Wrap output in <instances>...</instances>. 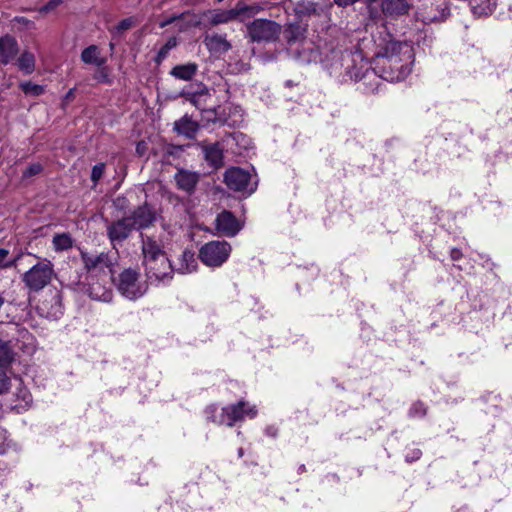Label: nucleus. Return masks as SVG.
<instances>
[{
    "mask_svg": "<svg viewBox=\"0 0 512 512\" xmlns=\"http://www.w3.org/2000/svg\"><path fill=\"white\" fill-rule=\"evenodd\" d=\"M141 237L142 265L152 283H168L174 272L189 274L196 271L198 263L194 252L184 250L173 267L164 250V242L160 238L143 234Z\"/></svg>",
    "mask_w": 512,
    "mask_h": 512,
    "instance_id": "obj_1",
    "label": "nucleus"
},
{
    "mask_svg": "<svg viewBox=\"0 0 512 512\" xmlns=\"http://www.w3.org/2000/svg\"><path fill=\"white\" fill-rule=\"evenodd\" d=\"M413 57L411 45L390 41L377 54L375 73L389 82L404 80L411 73Z\"/></svg>",
    "mask_w": 512,
    "mask_h": 512,
    "instance_id": "obj_2",
    "label": "nucleus"
},
{
    "mask_svg": "<svg viewBox=\"0 0 512 512\" xmlns=\"http://www.w3.org/2000/svg\"><path fill=\"white\" fill-rule=\"evenodd\" d=\"M332 59L335 60L331 64V68L335 71L343 68L345 74L352 80H360L369 70L368 62L364 59L361 52H332Z\"/></svg>",
    "mask_w": 512,
    "mask_h": 512,
    "instance_id": "obj_3",
    "label": "nucleus"
},
{
    "mask_svg": "<svg viewBox=\"0 0 512 512\" xmlns=\"http://www.w3.org/2000/svg\"><path fill=\"white\" fill-rule=\"evenodd\" d=\"M118 291L129 300H136L146 292V285L140 281V274L135 269H125L116 281Z\"/></svg>",
    "mask_w": 512,
    "mask_h": 512,
    "instance_id": "obj_4",
    "label": "nucleus"
},
{
    "mask_svg": "<svg viewBox=\"0 0 512 512\" xmlns=\"http://www.w3.org/2000/svg\"><path fill=\"white\" fill-rule=\"evenodd\" d=\"M54 276L53 264L42 261L35 264L23 275V282L32 291H40L46 287Z\"/></svg>",
    "mask_w": 512,
    "mask_h": 512,
    "instance_id": "obj_5",
    "label": "nucleus"
},
{
    "mask_svg": "<svg viewBox=\"0 0 512 512\" xmlns=\"http://www.w3.org/2000/svg\"><path fill=\"white\" fill-rule=\"evenodd\" d=\"M247 31L254 42H273L279 38L282 27L272 20L255 19L248 24Z\"/></svg>",
    "mask_w": 512,
    "mask_h": 512,
    "instance_id": "obj_6",
    "label": "nucleus"
},
{
    "mask_svg": "<svg viewBox=\"0 0 512 512\" xmlns=\"http://www.w3.org/2000/svg\"><path fill=\"white\" fill-rule=\"evenodd\" d=\"M226 185L234 191L245 195L252 194L257 187L256 176L240 168H230L224 175Z\"/></svg>",
    "mask_w": 512,
    "mask_h": 512,
    "instance_id": "obj_7",
    "label": "nucleus"
},
{
    "mask_svg": "<svg viewBox=\"0 0 512 512\" xmlns=\"http://www.w3.org/2000/svg\"><path fill=\"white\" fill-rule=\"evenodd\" d=\"M85 269L90 273H103L112 275L114 272L115 257L105 252H80Z\"/></svg>",
    "mask_w": 512,
    "mask_h": 512,
    "instance_id": "obj_8",
    "label": "nucleus"
},
{
    "mask_svg": "<svg viewBox=\"0 0 512 512\" xmlns=\"http://www.w3.org/2000/svg\"><path fill=\"white\" fill-rule=\"evenodd\" d=\"M230 245L225 241H212L206 243L200 250V259L211 267L221 266L229 257Z\"/></svg>",
    "mask_w": 512,
    "mask_h": 512,
    "instance_id": "obj_9",
    "label": "nucleus"
},
{
    "mask_svg": "<svg viewBox=\"0 0 512 512\" xmlns=\"http://www.w3.org/2000/svg\"><path fill=\"white\" fill-rule=\"evenodd\" d=\"M256 409L245 401H239L237 404L229 405L222 409L219 424L233 426L236 422L243 420L245 417L254 418Z\"/></svg>",
    "mask_w": 512,
    "mask_h": 512,
    "instance_id": "obj_10",
    "label": "nucleus"
},
{
    "mask_svg": "<svg viewBox=\"0 0 512 512\" xmlns=\"http://www.w3.org/2000/svg\"><path fill=\"white\" fill-rule=\"evenodd\" d=\"M132 230H134V227L132 226L131 217H124L111 223L107 228V234L113 247L127 239Z\"/></svg>",
    "mask_w": 512,
    "mask_h": 512,
    "instance_id": "obj_11",
    "label": "nucleus"
},
{
    "mask_svg": "<svg viewBox=\"0 0 512 512\" xmlns=\"http://www.w3.org/2000/svg\"><path fill=\"white\" fill-rule=\"evenodd\" d=\"M129 217L136 230L147 228L155 221V213L148 205L138 207Z\"/></svg>",
    "mask_w": 512,
    "mask_h": 512,
    "instance_id": "obj_12",
    "label": "nucleus"
},
{
    "mask_svg": "<svg viewBox=\"0 0 512 512\" xmlns=\"http://www.w3.org/2000/svg\"><path fill=\"white\" fill-rule=\"evenodd\" d=\"M216 228L227 236H234L240 230V225L232 213L224 211L216 218Z\"/></svg>",
    "mask_w": 512,
    "mask_h": 512,
    "instance_id": "obj_13",
    "label": "nucleus"
},
{
    "mask_svg": "<svg viewBox=\"0 0 512 512\" xmlns=\"http://www.w3.org/2000/svg\"><path fill=\"white\" fill-rule=\"evenodd\" d=\"M205 160L215 169L223 165V148L219 143L202 145Z\"/></svg>",
    "mask_w": 512,
    "mask_h": 512,
    "instance_id": "obj_14",
    "label": "nucleus"
},
{
    "mask_svg": "<svg viewBox=\"0 0 512 512\" xmlns=\"http://www.w3.org/2000/svg\"><path fill=\"white\" fill-rule=\"evenodd\" d=\"M182 94L195 107L199 109L207 108V100L210 97V93L205 86L198 85L195 91L184 90Z\"/></svg>",
    "mask_w": 512,
    "mask_h": 512,
    "instance_id": "obj_15",
    "label": "nucleus"
},
{
    "mask_svg": "<svg viewBox=\"0 0 512 512\" xmlns=\"http://www.w3.org/2000/svg\"><path fill=\"white\" fill-rule=\"evenodd\" d=\"M175 180L179 189L191 193L199 180V175L188 170H179L175 175Z\"/></svg>",
    "mask_w": 512,
    "mask_h": 512,
    "instance_id": "obj_16",
    "label": "nucleus"
},
{
    "mask_svg": "<svg viewBox=\"0 0 512 512\" xmlns=\"http://www.w3.org/2000/svg\"><path fill=\"white\" fill-rule=\"evenodd\" d=\"M18 51L17 42L11 36L0 39V62L6 64L13 59Z\"/></svg>",
    "mask_w": 512,
    "mask_h": 512,
    "instance_id": "obj_17",
    "label": "nucleus"
},
{
    "mask_svg": "<svg viewBox=\"0 0 512 512\" xmlns=\"http://www.w3.org/2000/svg\"><path fill=\"white\" fill-rule=\"evenodd\" d=\"M242 11H244L243 8H241V9L235 8V9L226 10V11L215 10V11H210V12L206 13L205 17H207V19L209 20V22L211 24L217 25V24L227 23V22L235 19L238 15H240V13Z\"/></svg>",
    "mask_w": 512,
    "mask_h": 512,
    "instance_id": "obj_18",
    "label": "nucleus"
},
{
    "mask_svg": "<svg viewBox=\"0 0 512 512\" xmlns=\"http://www.w3.org/2000/svg\"><path fill=\"white\" fill-rule=\"evenodd\" d=\"M89 296L97 301L110 302L113 298V292L110 287H106L99 282H94L87 289Z\"/></svg>",
    "mask_w": 512,
    "mask_h": 512,
    "instance_id": "obj_19",
    "label": "nucleus"
},
{
    "mask_svg": "<svg viewBox=\"0 0 512 512\" xmlns=\"http://www.w3.org/2000/svg\"><path fill=\"white\" fill-rule=\"evenodd\" d=\"M205 43L208 49L214 53L227 52L231 45L224 36L221 35H210L205 38Z\"/></svg>",
    "mask_w": 512,
    "mask_h": 512,
    "instance_id": "obj_20",
    "label": "nucleus"
},
{
    "mask_svg": "<svg viewBox=\"0 0 512 512\" xmlns=\"http://www.w3.org/2000/svg\"><path fill=\"white\" fill-rule=\"evenodd\" d=\"M382 11L387 15H400L408 11V4L405 0H383Z\"/></svg>",
    "mask_w": 512,
    "mask_h": 512,
    "instance_id": "obj_21",
    "label": "nucleus"
},
{
    "mask_svg": "<svg viewBox=\"0 0 512 512\" xmlns=\"http://www.w3.org/2000/svg\"><path fill=\"white\" fill-rule=\"evenodd\" d=\"M470 5L473 14L478 17L491 14L496 7L494 0H471Z\"/></svg>",
    "mask_w": 512,
    "mask_h": 512,
    "instance_id": "obj_22",
    "label": "nucleus"
},
{
    "mask_svg": "<svg viewBox=\"0 0 512 512\" xmlns=\"http://www.w3.org/2000/svg\"><path fill=\"white\" fill-rule=\"evenodd\" d=\"M197 72V65L194 63H188L183 65L175 66L170 74L177 79L189 81L191 80Z\"/></svg>",
    "mask_w": 512,
    "mask_h": 512,
    "instance_id": "obj_23",
    "label": "nucleus"
},
{
    "mask_svg": "<svg viewBox=\"0 0 512 512\" xmlns=\"http://www.w3.org/2000/svg\"><path fill=\"white\" fill-rule=\"evenodd\" d=\"M12 361L11 354H0V395L7 392L10 387V379L3 369L7 368Z\"/></svg>",
    "mask_w": 512,
    "mask_h": 512,
    "instance_id": "obj_24",
    "label": "nucleus"
},
{
    "mask_svg": "<svg viewBox=\"0 0 512 512\" xmlns=\"http://www.w3.org/2000/svg\"><path fill=\"white\" fill-rule=\"evenodd\" d=\"M197 129V123L187 117H183L179 121L175 122V130L179 134H183L188 138H193Z\"/></svg>",
    "mask_w": 512,
    "mask_h": 512,
    "instance_id": "obj_25",
    "label": "nucleus"
},
{
    "mask_svg": "<svg viewBox=\"0 0 512 512\" xmlns=\"http://www.w3.org/2000/svg\"><path fill=\"white\" fill-rule=\"evenodd\" d=\"M81 59L86 64H93L96 66H102L105 62V60L100 57V51L95 45H91L84 49L81 54Z\"/></svg>",
    "mask_w": 512,
    "mask_h": 512,
    "instance_id": "obj_26",
    "label": "nucleus"
},
{
    "mask_svg": "<svg viewBox=\"0 0 512 512\" xmlns=\"http://www.w3.org/2000/svg\"><path fill=\"white\" fill-rule=\"evenodd\" d=\"M52 245L55 251H65L73 246V239L68 233L54 235Z\"/></svg>",
    "mask_w": 512,
    "mask_h": 512,
    "instance_id": "obj_27",
    "label": "nucleus"
},
{
    "mask_svg": "<svg viewBox=\"0 0 512 512\" xmlns=\"http://www.w3.org/2000/svg\"><path fill=\"white\" fill-rule=\"evenodd\" d=\"M18 67L26 74H30L35 68V58L30 52H24L18 59Z\"/></svg>",
    "mask_w": 512,
    "mask_h": 512,
    "instance_id": "obj_28",
    "label": "nucleus"
},
{
    "mask_svg": "<svg viewBox=\"0 0 512 512\" xmlns=\"http://www.w3.org/2000/svg\"><path fill=\"white\" fill-rule=\"evenodd\" d=\"M305 29L300 25L291 24L285 31V37L289 43L298 41L304 37Z\"/></svg>",
    "mask_w": 512,
    "mask_h": 512,
    "instance_id": "obj_29",
    "label": "nucleus"
},
{
    "mask_svg": "<svg viewBox=\"0 0 512 512\" xmlns=\"http://www.w3.org/2000/svg\"><path fill=\"white\" fill-rule=\"evenodd\" d=\"M177 46V39L176 37H170L167 42L160 48L158 51V54L156 56V62L160 63L162 62L169 52Z\"/></svg>",
    "mask_w": 512,
    "mask_h": 512,
    "instance_id": "obj_30",
    "label": "nucleus"
},
{
    "mask_svg": "<svg viewBox=\"0 0 512 512\" xmlns=\"http://www.w3.org/2000/svg\"><path fill=\"white\" fill-rule=\"evenodd\" d=\"M20 88L26 95L29 96H39L43 93V87L32 82H22L20 84Z\"/></svg>",
    "mask_w": 512,
    "mask_h": 512,
    "instance_id": "obj_31",
    "label": "nucleus"
},
{
    "mask_svg": "<svg viewBox=\"0 0 512 512\" xmlns=\"http://www.w3.org/2000/svg\"><path fill=\"white\" fill-rule=\"evenodd\" d=\"M296 10L299 14H311L316 11V7L314 3L303 0L298 3Z\"/></svg>",
    "mask_w": 512,
    "mask_h": 512,
    "instance_id": "obj_32",
    "label": "nucleus"
},
{
    "mask_svg": "<svg viewBox=\"0 0 512 512\" xmlns=\"http://www.w3.org/2000/svg\"><path fill=\"white\" fill-rule=\"evenodd\" d=\"M186 22L187 27L198 26L201 23V19L198 15L184 13L180 16Z\"/></svg>",
    "mask_w": 512,
    "mask_h": 512,
    "instance_id": "obj_33",
    "label": "nucleus"
},
{
    "mask_svg": "<svg viewBox=\"0 0 512 512\" xmlns=\"http://www.w3.org/2000/svg\"><path fill=\"white\" fill-rule=\"evenodd\" d=\"M104 169L105 166L102 163L97 164L92 168L91 179L94 183H97L99 179L103 176Z\"/></svg>",
    "mask_w": 512,
    "mask_h": 512,
    "instance_id": "obj_34",
    "label": "nucleus"
},
{
    "mask_svg": "<svg viewBox=\"0 0 512 512\" xmlns=\"http://www.w3.org/2000/svg\"><path fill=\"white\" fill-rule=\"evenodd\" d=\"M42 170V166L39 163H34L26 168L23 172V177L28 178L34 175H37Z\"/></svg>",
    "mask_w": 512,
    "mask_h": 512,
    "instance_id": "obj_35",
    "label": "nucleus"
},
{
    "mask_svg": "<svg viewBox=\"0 0 512 512\" xmlns=\"http://www.w3.org/2000/svg\"><path fill=\"white\" fill-rule=\"evenodd\" d=\"M133 25H134V19L126 18L119 22V24L116 26V30L118 33H121L125 30L130 29Z\"/></svg>",
    "mask_w": 512,
    "mask_h": 512,
    "instance_id": "obj_36",
    "label": "nucleus"
},
{
    "mask_svg": "<svg viewBox=\"0 0 512 512\" xmlns=\"http://www.w3.org/2000/svg\"><path fill=\"white\" fill-rule=\"evenodd\" d=\"M410 413L413 416H424L426 414V408L422 403L418 402L412 406Z\"/></svg>",
    "mask_w": 512,
    "mask_h": 512,
    "instance_id": "obj_37",
    "label": "nucleus"
},
{
    "mask_svg": "<svg viewBox=\"0 0 512 512\" xmlns=\"http://www.w3.org/2000/svg\"><path fill=\"white\" fill-rule=\"evenodd\" d=\"M62 3V0H51L46 5L40 8V12L47 13Z\"/></svg>",
    "mask_w": 512,
    "mask_h": 512,
    "instance_id": "obj_38",
    "label": "nucleus"
},
{
    "mask_svg": "<svg viewBox=\"0 0 512 512\" xmlns=\"http://www.w3.org/2000/svg\"><path fill=\"white\" fill-rule=\"evenodd\" d=\"M11 350L10 342L0 339V352H10Z\"/></svg>",
    "mask_w": 512,
    "mask_h": 512,
    "instance_id": "obj_39",
    "label": "nucleus"
},
{
    "mask_svg": "<svg viewBox=\"0 0 512 512\" xmlns=\"http://www.w3.org/2000/svg\"><path fill=\"white\" fill-rule=\"evenodd\" d=\"M421 456L420 450H414L412 456H406L407 461L417 460Z\"/></svg>",
    "mask_w": 512,
    "mask_h": 512,
    "instance_id": "obj_40",
    "label": "nucleus"
},
{
    "mask_svg": "<svg viewBox=\"0 0 512 512\" xmlns=\"http://www.w3.org/2000/svg\"><path fill=\"white\" fill-rule=\"evenodd\" d=\"M462 254L460 252V250L458 249H452L451 250V258L456 261V260H459L461 258Z\"/></svg>",
    "mask_w": 512,
    "mask_h": 512,
    "instance_id": "obj_41",
    "label": "nucleus"
},
{
    "mask_svg": "<svg viewBox=\"0 0 512 512\" xmlns=\"http://www.w3.org/2000/svg\"><path fill=\"white\" fill-rule=\"evenodd\" d=\"M20 397L23 399V401H25L26 403H28L30 401V394L27 392V390L25 389H21L20 390Z\"/></svg>",
    "mask_w": 512,
    "mask_h": 512,
    "instance_id": "obj_42",
    "label": "nucleus"
},
{
    "mask_svg": "<svg viewBox=\"0 0 512 512\" xmlns=\"http://www.w3.org/2000/svg\"><path fill=\"white\" fill-rule=\"evenodd\" d=\"M9 252L6 249H0V265L3 264L4 260L8 256Z\"/></svg>",
    "mask_w": 512,
    "mask_h": 512,
    "instance_id": "obj_43",
    "label": "nucleus"
},
{
    "mask_svg": "<svg viewBox=\"0 0 512 512\" xmlns=\"http://www.w3.org/2000/svg\"><path fill=\"white\" fill-rule=\"evenodd\" d=\"M216 411V408L214 406H210L207 408V413H214Z\"/></svg>",
    "mask_w": 512,
    "mask_h": 512,
    "instance_id": "obj_44",
    "label": "nucleus"
},
{
    "mask_svg": "<svg viewBox=\"0 0 512 512\" xmlns=\"http://www.w3.org/2000/svg\"><path fill=\"white\" fill-rule=\"evenodd\" d=\"M3 304H4V298L0 295V308L2 307Z\"/></svg>",
    "mask_w": 512,
    "mask_h": 512,
    "instance_id": "obj_45",
    "label": "nucleus"
},
{
    "mask_svg": "<svg viewBox=\"0 0 512 512\" xmlns=\"http://www.w3.org/2000/svg\"><path fill=\"white\" fill-rule=\"evenodd\" d=\"M176 18H171L170 20H168L165 24H169V23H172Z\"/></svg>",
    "mask_w": 512,
    "mask_h": 512,
    "instance_id": "obj_46",
    "label": "nucleus"
},
{
    "mask_svg": "<svg viewBox=\"0 0 512 512\" xmlns=\"http://www.w3.org/2000/svg\"><path fill=\"white\" fill-rule=\"evenodd\" d=\"M242 455H243V450L241 448V449H239V456H242Z\"/></svg>",
    "mask_w": 512,
    "mask_h": 512,
    "instance_id": "obj_47",
    "label": "nucleus"
},
{
    "mask_svg": "<svg viewBox=\"0 0 512 512\" xmlns=\"http://www.w3.org/2000/svg\"><path fill=\"white\" fill-rule=\"evenodd\" d=\"M137 151L138 152L142 151V148H140V144L137 146Z\"/></svg>",
    "mask_w": 512,
    "mask_h": 512,
    "instance_id": "obj_48",
    "label": "nucleus"
},
{
    "mask_svg": "<svg viewBox=\"0 0 512 512\" xmlns=\"http://www.w3.org/2000/svg\"><path fill=\"white\" fill-rule=\"evenodd\" d=\"M137 151L138 152L142 151V148H140V144L137 146Z\"/></svg>",
    "mask_w": 512,
    "mask_h": 512,
    "instance_id": "obj_49",
    "label": "nucleus"
},
{
    "mask_svg": "<svg viewBox=\"0 0 512 512\" xmlns=\"http://www.w3.org/2000/svg\"><path fill=\"white\" fill-rule=\"evenodd\" d=\"M223 0H217L218 3L222 2Z\"/></svg>",
    "mask_w": 512,
    "mask_h": 512,
    "instance_id": "obj_50",
    "label": "nucleus"
}]
</instances>
